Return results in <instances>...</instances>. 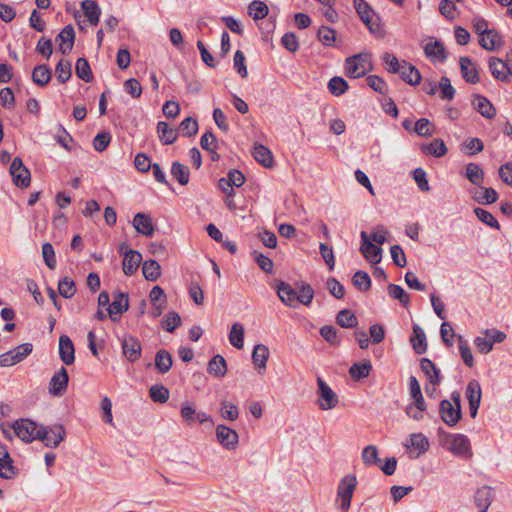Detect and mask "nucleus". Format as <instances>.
<instances>
[{"instance_id": "37998d69", "label": "nucleus", "mask_w": 512, "mask_h": 512, "mask_svg": "<svg viewBox=\"0 0 512 512\" xmlns=\"http://www.w3.org/2000/svg\"><path fill=\"white\" fill-rule=\"evenodd\" d=\"M423 151L439 158L446 155L448 150L443 140L434 139L431 143L423 146Z\"/></svg>"}, {"instance_id": "b1692460", "label": "nucleus", "mask_w": 512, "mask_h": 512, "mask_svg": "<svg viewBox=\"0 0 512 512\" xmlns=\"http://www.w3.org/2000/svg\"><path fill=\"white\" fill-rule=\"evenodd\" d=\"M472 103L477 112L483 117L492 119L496 115V109L486 97L476 94Z\"/></svg>"}, {"instance_id": "9b49d317", "label": "nucleus", "mask_w": 512, "mask_h": 512, "mask_svg": "<svg viewBox=\"0 0 512 512\" xmlns=\"http://www.w3.org/2000/svg\"><path fill=\"white\" fill-rule=\"evenodd\" d=\"M217 441L227 450H235L239 443L238 433L224 424L216 427Z\"/></svg>"}, {"instance_id": "2eb2a0df", "label": "nucleus", "mask_w": 512, "mask_h": 512, "mask_svg": "<svg viewBox=\"0 0 512 512\" xmlns=\"http://www.w3.org/2000/svg\"><path fill=\"white\" fill-rule=\"evenodd\" d=\"M459 64L462 77L467 83L477 84L480 81L479 71L470 57H460Z\"/></svg>"}, {"instance_id": "4be33fe9", "label": "nucleus", "mask_w": 512, "mask_h": 512, "mask_svg": "<svg viewBox=\"0 0 512 512\" xmlns=\"http://www.w3.org/2000/svg\"><path fill=\"white\" fill-rule=\"evenodd\" d=\"M277 294L285 305L296 306L297 291L290 284L280 281L277 285Z\"/></svg>"}, {"instance_id": "680f3d73", "label": "nucleus", "mask_w": 512, "mask_h": 512, "mask_svg": "<svg viewBox=\"0 0 512 512\" xmlns=\"http://www.w3.org/2000/svg\"><path fill=\"white\" fill-rule=\"evenodd\" d=\"M382 60L386 65V70L389 73H399L400 70L402 69V62L400 63L398 58L392 53L385 52L382 56Z\"/></svg>"}, {"instance_id": "6ab92c4d", "label": "nucleus", "mask_w": 512, "mask_h": 512, "mask_svg": "<svg viewBox=\"0 0 512 512\" xmlns=\"http://www.w3.org/2000/svg\"><path fill=\"white\" fill-rule=\"evenodd\" d=\"M75 40V31L72 25L65 26L57 36L59 41V51L62 54L71 52Z\"/></svg>"}, {"instance_id": "4c0bfd02", "label": "nucleus", "mask_w": 512, "mask_h": 512, "mask_svg": "<svg viewBox=\"0 0 512 512\" xmlns=\"http://www.w3.org/2000/svg\"><path fill=\"white\" fill-rule=\"evenodd\" d=\"M32 80L39 86L47 85L51 80V70L45 65H37L32 72Z\"/></svg>"}, {"instance_id": "ea45409f", "label": "nucleus", "mask_w": 512, "mask_h": 512, "mask_svg": "<svg viewBox=\"0 0 512 512\" xmlns=\"http://www.w3.org/2000/svg\"><path fill=\"white\" fill-rule=\"evenodd\" d=\"M142 273L146 280L155 281L161 275V267L156 260L150 259L143 263Z\"/></svg>"}, {"instance_id": "39448f33", "label": "nucleus", "mask_w": 512, "mask_h": 512, "mask_svg": "<svg viewBox=\"0 0 512 512\" xmlns=\"http://www.w3.org/2000/svg\"><path fill=\"white\" fill-rule=\"evenodd\" d=\"M371 69V56L367 53L350 56L345 61L346 74L351 78H360Z\"/></svg>"}, {"instance_id": "864d4df0", "label": "nucleus", "mask_w": 512, "mask_h": 512, "mask_svg": "<svg viewBox=\"0 0 512 512\" xmlns=\"http://www.w3.org/2000/svg\"><path fill=\"white\" fill-rule=\"evenodd\" d=\"M55 73L61 83L67 82L72 75L71 63L68 60L61 59L56 65Z\"/></svg>"}, {"instance_id": "c85d7f7f", "label": "nucleus", "mask_w": 512, "mask_h": 512, "mask_svg": "<svg viewBox=\"0 0 512 512\" xmlns=\"http://www.w3.org/2000/svg\"><path fill=\"white\" fill-rule=\"evenodd\" d=\"M254 159L266 168L273 166L272 152L262 144H255L252 150Z\"/></svg>"}, {"instance_id": "0eeeda50", "label": "nucleus", "mask_w": 512, "mask_h": 512, "mask_svg": "<svg viewBox=\"0 0 512 512\" xmlns=\"http://www.w3.org/2000/svg\"><path fill=\"white\" fill-rule=\"evenodd\" d=\"M317 404L321 410H331L339 403L337 394L330 388V386L321 378H317Z\"/></svg>"}, {"instance_id": "aec40b11", "label": "nucleus", "mask_w": 512, "mask_h": 512, "mask_svg": "<svg viewBox=\"0 0 512 512\" xmlns=\"http://www.w3.org/2000/svg\"><path fill=\"white\" fill-rule=\"evenodd\" d=\"M132 224L135 230L144 236H152L154 234L152 219L147 214L137 213L133 218Z\"/></svg>"}, {"instance_id": "412c9836", "label": "nucleus", "mask_w": 512, "mask_h": 512, "mask_svg": "<svg viewBox=\"0 0 512 512\" xmlns=\"http://www.w3.org/2000/svg\"><path fill=\"white\" fill-rule=\"evenodd\" d=\"M479 44L483 49L493 51L502 46L503 39L495 29H490L479 39Z\"/></svg>"}, {"instance_id": "e433bc0d", "label": "nucleus", "mask_w": 512, "mask_h": 512, "mask_svg": "<svg viewBox=\"0 0 512 512\" xmlns=\"http://www.w3.org/2000/svg\"><path fill=\"white\" fill-rule=\"evenodd\" d=\"M171 175L174 179H176L179 184L185 186L189 183V180H190V171H189V168L178 162V161H175L172 163V166H171Z\"/></svg>"}, {"instance_id": "79ce46f5", "label": "nucleus", "mask_w": 512, "mask_h": 512, "mask_svg": "<svg viewBox=\"0 0 512 512\" xmlns=\"http://www.w3.org/2000/svg\"><path fill=\"white\" fill-rule=\"evenodd\" d=\"M76 75L78 78L85 82H91L93 79V73L90 65L85 58H78L75 66Z\"/></svg>"}, {"instance_id": "bb28decb", "label": "nucleus", "mask_w": 512, "mask_h": 512, "mask_svg": "<svg viewBox=\"0 0 512 512\" xmlns=\"http://www.w3.org/2000/svg\"><path fill=\"white\" fill-rule=\"evenodd\" d=\"M207 373L215 378H222L227 373V363L223 356L215 355L207 365Z\"/></svg>"}, {"instance_id": "7c9ffc66", "label": "nucleus", "mask_w": 512, "mask_h": 512, "mask_svg": "<svg viewBox=\"0 0 512 512\" xmlns=\"http://www.w3.org/2000/svg\"><path fill=\"white\" fill-rule=\"evenodd\" d=\"M420 368L429 379L430 384L439 385L441 382L440 371L430 359L422 358Z\"/></svg>"}, {"instance_id": "a878e982", "label": "nucleus", "mask_w": 512, "mask_h": 512, "mask_svg": "<svg viewBox=\"0 0 512 512\" xmlns=\"http://www.w3.org/2000/svg\"><path fill=\"white\" fill-rule=\"evenodd\" d=\"M489 69L495 79L508 82L507 62L497 57H491L489 59Z\"/></svg>"}, {"instance_id": "ddd939ff", "label": "nucleus", "mask_w": 512, "mask_h": 512, "mask_svg": "<svg viewBox=\"0 0 512 512\" xmlns=\"http://www.w3.org/2000/svg\"><path fill=\"white\" fill-rule=\"evenodd\" d=\"M361 239H362V244L360 247V251H361L362 255L365 257V259L368 262H370L372 264L379 263L381 261V257H382V249L370 241V239L365 231L361 232Z\"/></svg>"}, {"instance_id": "8fccbe9b", "label": "nucleus", "mask_w": 512, "mask_h": 512, "mask_svg": "<svg viewBox=\"0 0 512 512\" xmlns=\"http://www.w3.org/2000/svg\"><path fill=\"white\" fill-rule=\"evenodd\" d=\"M362 461L366 466H374L380 464L378 457V449L375 445H368L362 451Z\"/></svg>"}, {"instance_id": "09e8293b", "label": "nucleus", "mask_w": 512, "mask_h": 512, "mask_svg": "<svg viewBox=\"0 0 512 512\" xmlns=\"http://www.w3.org/2000/svg\"><path fill=\"white\" fill-rule=\"evenodd\" d=\"M328 90L334 96H341L348 90V83L342 77L335 76L329 80Z\"/></svg>"}, {"instance_id": "338daca9", "label": "nucleus", "mask_w": 512, "mask_h": 512, "mask_svg": "<svg viewBox=\"0 0 512 512\" xmlns=\"http://www.w3.org/2000/svg\"><path fill=\"white\" fill-rule=\"evenodd\" d=\"M413 130L421 137H430L434 132L433 125L426 118L417 120Z\"/></svg>"}, {"instance_id": "2f4dec72", "label": "nucleus", "mask_w": 512, "mask_h": 512, "mask_svg": "<svg viewBox=\"0 0 512 512\" xmlns=\"http://www.w3.org/2000/svg\"><path fill=\"white\" fill-rule=\"evenodd\" d=\"M269 354V349L266 345L257 344L254 346L252 352V361L257 369H266Z\"/></svg>"}, {"instance_id": "5701e85b", "label": "nucleus", "mask_w": 512, "mask_h": 512, "mask_svg": "<svg viewBox=\"0 0 512 512\" xmlns=\"http://www.w3.org/2000/svg\"><path fill=\"white\" fill-rule=\"evenodd\" d=\"M424 53L432 61L439 60L443 62L447 58L444 45L438 40L429 41L424 46Z\"/></svg>"}, {"instance_id": "f257e3e1", "label": "nucleus", "mask_w": 512, "mask_h": 512, "mask_svg": "<svg viewBox=\"0 0 512 512\" xmlns=\"http://www.w3.org/2000/svg\"><path fill=\"white\" fill-rule=\"evenodd\" d=\"M439 415L441 420L449 427H454L462 418L461 394L453 391L451 399H444L439 404Z\"/></svg>"}, {"instance_id": "cd10ccee", "label": "nucleus", "mask_w": 512, "mask_h": 512, "mask_svg": "<svg viewBox=\"0 0 512 512\" xmlns=\"http://www.w3.org/2000/svg\"><path fill=\"white\" fill-rule=\"evenodd\" d=\"M411 345L417 354H423L427 350V341L424 330L417 324L413 326V334L410 338Z\"/></svg>"}, {"instance_id": "a211bd4d", "label": "nucleus", "mask_w": 512, "mask_h": 512, "mask_svg": "<svg viewBox=\"0 0 512 512\" xmlns=\"http://www.w3.org/2000/svg\"><path fill=\"white\" fill-rule=\"evenodd\" d=\"M129 308L128 295L118 293L112 303L108 306V313L113 321H117L119 316Z\"/></svg>"}, {"instance_id": "9d476101", "label": "nucleus", "mask_w": 512, "mask_h": 512, "mask_svg": "<svg viewBox=\"0 0 512 512\" xmlns=\"http://www.w3.org/2000/svg\"><path fill=\"white\" fill-rule=\"evenodd\" d=\"M122 353L131 362H136L142 353V346L138 338L132 335H124L121 340Z\"/></svg>"}, {"instance_id": "4d7b16f0", "label": "nucleus", "mask_w": 512, "mask_h": 512, "mask_svg": "<svg viewBox=\"0 0 512 512\" xmlns=\"http://www.w3.org/2000/svg\"><path fill=\"white\" fill-rule=\"evenodd\" d=\"M268 11H269L268 6L262 1L254 0L249 5V14L255 20H260V19L265 18L268 14Z\"/></svg>"}, {"instance_id": "f03ea898", "label": "nucleus", "mask_w": 512, "mask_h": 512, "mask_svg": "<svg viewBox=\"0 0 512 512\" xmlns=\"http://www.w3.org/2000/svg\"><path fill=\"white\" fill-rule=\"evenodd\" d=\"M441 445L451 453L460 457H471V445L468 437L464 434H451L439 429Z\"/></svg>"}, {"instance_id": "f704fd0d", "label": "nucleus", "mask_w": 512, "mask_h": 512, "mask_svg": "<svg viewBox=\"0 0 512 512\" xmlns=\"http://www.w3.org/2000/svg\"><path fill=\"white\" fill-rule=\"evenodd\" d=\"M173 364L172 355L165 349H161L156 353L155 356V368L161 374H165L170 371Z\"/></svg>"}, {"instance_id": "bf43d9fd", "label": "nucleus", "mask_w": 512, "mask_h": 512, "mask_svg": "<svg viewBox=\"0 0 512 512\" xmlns=\"http://www.w3.org/2000/svg\"><path fill=\"white\" fill-rule=\"evenodd\" d=\"M319 41L326 46H333L336 40V31L327 26H321L317 33Z\"/></svg>"}, {"instance_id": "13d9d810", "label": "nucleus", "mask_w": 512, "mask_h": 512, "mask_svg": "<svg viewBox=\"0 0 512 512\" xmlns=\"http://www.w3.org/2000/svg\"><path fill=\"white\" fill-rule=\"evenodd\" d=\"M181 323V318L177 312L171 311L167 313L165 318L161 321V327L172 333Z\"/></svg>"}, {"instance_id": "4468645a", "label": "nucleus", "mask_w": 512, "mask_h": 512, "mask_svg": "<svg viewBox=\"0 0 512 512\" xmlns=\"http://www.w3.org/2000/svg\"><path fill=\"white\" fill-rule=\"evenodd\" d=\"M45 436L40 438L44 442L46 447L55 448L65 438V430L62 425L55 424L50 427L44 426Z\"/></svg>"}, {"instance_id": "423d86ee", "label": "nucleus", "mask_w": 512, "mask_h": 512, "mask_svg": "<svg viewBox=\"0 0 512 512\" xmlns=\"http://www.w3.org/2000/svg\"><path fill=\"white\" fill-rule=\"evenodd\" d=\"M357 486V479L354 475L344 476L337 488V498L340 501V510L348 512L351 506L353 493Z\"/></svg>"}, {"instance_id": "052dcab7", "label": "nucleus", "mask_w": 512, "mask_h": 512, "mask_svg": "<svg viewBox=\"0 0 512 512\" xmlns=\"http://www.w3.org/2000/svg\"><path fill=\"white\" fill-rule=\"evenodd\" d=\"M462 151L469 155H475L484 149V144L479 138H468L463 142Z\"/></svg>"}, {"instance_id": "c756f323", "label": "nucleus", "mask_w": 512, "mask_h": 512, "mask_svg": "<svg viewBox=\"0 0 512 512\" xmlns=\"http://www.w3.org/2000/svg\"><path fill=\"white\" fill-rule=\"evenodd\" d=\"M84 15L91 25H97L101 14L99 5L94 0H84L81 3Z\"/></svg>"}, {"instance_id": "c03bdc74", "label": "nucleus", "mask_w": 512, "mask_h": 512, "mask_svg": "<svg viewBox=\"0 0 512 512\" xmlns=\"http://www.w3.org/2000/svg\"><path fill=\"white\" fill-rule=\"evenodd\" d=\"M439 12L447 20H454L460 14L458 8L452 0H441L439 3Z\"/></svg>"}, {"instance_id": "3c124183", "label": "nucleus", "mask_w": 512, "mask_h": 512, "mask_svg": "<svg viewBox=\"0 0 512 512\" xmlns=\"http://www.w3.org/2000/svg\"><path fill=\"white\" fill-rule=\"evenodd\" d=\"M352 283L360 291H368L371 287V279L367 272L357 271L352 278Z\"/></svg>"}, {"instance_id": "de8ad7c7", "label": "nucleus", "mask_w": 512, "mask_h": 512, "mask_svg": "<svg viewBox=\"0 0 512 512\" xmlns=\"http://www.w3.org/2000/svg\"><path fill=\"white\" fill-rule=\"evenodd\" d=\"M58 292L66 299L72 298L76 293L75 282L69 277L60 279L58 283Z\"/></svg>"}, {"instance_id": "72a5a7b5", "label": "nucleus", "mask_w": 512, "mask_h": 512, "mask_svg": "<svg viewBox=\"0 0 512 512\" xmlns=\"http://www.w3.org/2000/svg\"><path fill=\"white\" fill-rule=\"evenodd\" d=\"M372 370L370 360H364L361 363H354L349 368V375L354 381H359L369 376Z\"/></svg>"}, {"instance_id": "49530a36", "label": "nucleus", "mask_w": 512, "mask_h": 512, "mask_svg": "<svg viewBox=\"0 0 512 512\" xmlns=\"http://www.w3.org/2000/svg\"><path fill=\"white\" fill-rule=\"evenodd\" d=\"M457 340H458L460 355H461L463 362L468 367H473L474 358H473L472 351H471L467 341L464 339V337L462 335H457Z\"/></svg>"}, {"instance_id": "603ef678", "label": "nucleus", "mask_w": 512, "mask_h": 512, "mask_svg": "<svg viewBox=\"0 0 512 512\" xmlns=\"http://www.w3.org/2000/svg\"><path fill=\"white\" fill-rule=\"evenodd\" d=\"M314 298V290L310 284L302 283L297 292L296 303L299 302L305 306H309Z\"/></svg>"}, {"instance_id": "6e6d98bb", "label": "nucleus", "mask_w": 512, "mask_h": 512, "mask_svg": "<svg viewBox=\"0 0 512 512\" xmlns=\"http://www.w3.org/2000/svg\"><path fill=\"white\" fill-rule=\"evenodd\" d=\"M388 293L393 299L398 300L404 306H408L410 303V296L399 285L389 284Z\"/></svg>"}, {"instance_id": "a19ab883", "label": "nucleus", "mask_w": 512, "mask_h": 512, "mask_svg": "<svg viewBox=\"0 0 512 512\" xmlns=\"http://www.w3.org/2000/svg\"><path fill=\"white\" fill-rule=\"evenodd\" d=\"M229 341L237 349L244 346V326L241 323H234L229 333Z\"/></svg>"}, {"instance_id": "58836bf2", "label": "nucleus", "mask_w": 512, "mask_h": 512, "mask_svg": "<svg viewBox=\"0 0 512 512\" xmlns=\"http://www.w3.org/2000/svg\"><path fill=\"white\" fill-rule=\"evenodd\" d=\"M465 177L474 185L481 186L484 181V171L476 163L466 165Z\"/></svg>"}, {"instance_id": "0e129e2a", "label": "nucleus", "mask_w": 512, "mask_h": 512, "mask_svg": "<svg viewBox=\"0 0 512 512\" xmlns=\"http://www.w3.org/2000/svg\"><path fill=\"white\" fill-rule=\"evenodd\" d=\"M149 394L154 402L165 403L169 399V390L163 385H153Z\"/></svg>"}, {"instance_id": "a18cd8bd", "label": "nucleus", "mask_w": 512, "mask_h": 512, "mask_svg": "<svg viewBox=\"0 0 512 512\" xmlns=\"http://www.w3.org/2000/svg\"><path fill=\"white\" fill-rule=\"evenodd\" d=\"M337 323L344 328H353L358 321L355 314L349 309H343L336 316Z\"/></svg>"}, {"instance_id": "c9c22d12", "label": "nucleus", "mask_w": 512, "mask_h": 512, "mask_svg": "<svg viewBox=\"0 0 512 512\" xmlns=\"http://www.w3.org/2000/svg\"><path fill=\"white\" fill-rule=\"evenodd\" d=\"M157 132L159 133V139L164 145L173 144L177 139V132L173 128L169 127L168 123L160 121L157 124Z\"/></svg>"}, {"instance_id": "6e6552de", "label": "nucleus", "mask_w": 512, "mask_h": 512, "mask_svg": "<svg viewBox=\"0 0 512 512\" xmlns=\"http://www.w3.org/2000/svg\"><path fill=\"white\" fill-rule=\"evenodd\" d=\"M10 174L13 183L19 188H27L30 185V171L24 166L19 157H15L10 165Z\"/></svg>"}, {"instance_id": "dca6fc26", "label": "nucleus", "mask_w": 512, "mask_h": 512, "mask_svg": "<svg viewBox=\"0 0 512 512\" xmlns=\"http://www.w3.org/2000/svg\"><path fill=\"white\" fill-rule=\"evenodd\" d=\"M59 357L65 365H71L75 361V348L68 335L59 337Z\"/></svg>"}, {"instance_id": "7ed1b4c3", "label": "nucleus", "mask_w": 512, "mask_h": 512, "mask_svg": "<svg viewBox=\"0 0 512 512\" xmlns=\"http://www.w3.org/2000/svg\"><path fill=\"white\" fill-rule=\"evenodd\" d=\"M354 8L360 20L372 34L382 35L380 16L365 0H353Z\"/></svg>"}, {"instance_id": "f8f14e48", "label": "nucleus", "mask_w": 512, "mask_h": 512, "mask_svg": "<svg viewBox=\"0 0 512 512\" xmlns=\"http://www.w3.org/2000/svg\"><path fill=\"white\" fill-rule=\"evenodd\" d=\"M465 395L469 404L470 416L475 418L477 416L482 397V391L479 382L476 380H471L466 386Z\"/></svg>"}, {"instance_id": "20e7f679", "label": "nucleus", "mask_w": 512, "mask_h": 512, "mask_svg": "<svg viewBox=\"0 0 512 512\" xmlns=\"http://www.w3.org/2000/svg\"><path fill=\"white\" fill-rule=\"evenodd\" d=\"M15 436L24 442H32L35 439L40 440L45 436L44 426L37 425L29 419H19L12 423Z\"/></svg>"}, {"instance_id": "e2e57ef3", "label": "nucleus", "mask_w": 512, "mask_h": 512, "mask_svg": "<svg viewBox=\"0 0 512 512\" xmlns=\"http://www.w3.org/2000/svg\"><path fill=\"white\" fill-rule=\"evenodd\" d=\"M474 213L477 216V218L484 224H486L492 228H495V229L500 228L498 221L489 211H487L483 208L477 207L474 209Z\"/></svg>"}, {"instance_id": "393cba45", "label": "nucleus", "mask_w": 512, "mask_h": 512, "mask_svg": "<svg viewBox=\"0 0 512 512\" xmlns=\"http://www.w3.org/2000/svg\"><path fill=\"white\" fill-rule=\"evenodd\" d=\"M401 79L409 85H417L421 81L419 70L407 61H402V69L400 70Z\"/></svg>"}, {"instance_id": "473e14b6", "label": "nucleus", "mask_w": 512, "mask_h": 512, "mask_svg": "<svg viewBox=\"0 0 512 512\" xmlns=\"http://www.w3.org/2000/svg\"><path fill=\"white\" fill-rule=\"evenodd\" d=\"M492 502V490L488 486H483L477 489L475 493V504L480 509V512H487Z\"/></svg>"}, {"instance_id": "774afa93", "label": "nucleus", "mask_w": 512, "mask_h": 512, "mask_svg": "<svg viewBox=\"0 0 512 512\" xmlns=\"http://www.w3.org/2000/svg\"><path fill=\"white\" fill-rule=\"evenodd\" d=\"M220 414L223 419L235 421L239 417V411L236 405L223 401L221 403Z\"/></svg>"}, {"instance_id": "5fc2aeb1", "label": "nucleus", "mask_w": 512, "mask_h": 512, "mask_svg": "<svg viewBox=\"0 0 512 512\" xmlns=\"http://www.w3.org/2000/svg\"><path fill=\"white\" fill-rule=\"evenodd\" d=\"M196 412L197 411H196L195 405L192 404L191 402L187 401V402L182 403L180 414H181V417L183 418L184 422L188 426H191L196 422Z\"/></svg>"}, {"instance_id": "1a4fd4ad", "label": "nucleus", "mask_w": 512, "mask_h": 512, "mask_svg": "<svg viewBox=\"0 0 512 512\" xmlns=\"http://www.w3.org/2000/svg\"><path fill=\"white\" fill-rule=\"evenodd\" d=\"M69 376L66 368L61 367L57 372L54 373L49 381L48 390L49 394L54 397L62 396L68 387Z\"/></svg>"}, {"instance_id": "69168bd1", "label": "nucleus", "mask_w": 512, "mask_h": 512, "mask_svg": "<svg viewBox=\"0 0 512 512\" xmlns=\"http://www.w3.org/2000/svg\"><path fill=\"white\" fill-rule=\"evenodd\" d=\"M180 132L187 137L194 136L198 131L197 120L192 117L185 118L179 125Z\"/></svg>"}, {"instance_id": "f3484780", "label": "nucleus", "mask_w": 512, "mask_h": 512, "mask_svg": "<svg viewBox=\"0 0 512 512\" xmlns=\"http://www.w3.org/2000/svg\"><path fill=\"white\" fill-rule=\"evenodd\" d=\"M142 261V255L133 249H126L122 263L123 272L130 276L133 275Z\"/></svg>"}]
</instances>
